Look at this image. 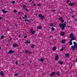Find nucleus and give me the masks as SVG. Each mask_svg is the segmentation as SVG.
Wrapping results in <instances>:
<instances>
[{
	"instance_id": "1a4fd4ad",
	"label": "nucleus",
	"mask_w": 77,
	"mask_h": 77,
	"mask_svg": "<svg viewBox=\"0 0 77 77\" xmlns=\"http://www.w3.org/2000/svg\"><path fill=\"white\" fill-rule=\"evenodd\" d=\"M31 42L30 40H28L27 41H26L25 42V44H30Z\"/></svg>"
},
{
	"instance_id": "8fccbe9b",
	"label": "nucleus",
	"mask_w": 77,
	"mask_h": 77,
	"mask_svg": "<svg viewBox=\"0 0 77 77\" xmlns=\"http://www.w3.org/2000/svg\"><path fill=\"white\" fill-rule=\"evenodd\" d=\"M2 20V17H0V20Z\"/></svg>"
},
{
	"instance_id": "2f4dec72",
	"label": "nucleus",
	"mask_w": 77,
	"mask_h": 77,
	"mask_svg": "<svg viewBox=\"0 0 77 77\" xmlns=\"http://www.w3.org/2000/svg\"><path fill=\"white\" fill-rule=\"evenodd\" d=\"M26 7H27V6L25 5H23V8H26Z\"/></svg>"
},
{
	"instance_id": "a211bd4d",
	"label": "nucleus",
	"mask_w": 77,
	"mask_h": 77,
	"mask_svg": "<svg viewBox=\"0 0 77 77\" xmlns=\"http://www.w3.org/2000/svg\"><path fill=\"white\" fill-rule=\"evenodd\" d=\"M59 62L60 63V65H62V64H63V62H61L60 61H58V63H59Z\"/></svg>"
},
{
	"instance_id": "4be33fe9",
	"label": "nucleus",
	"mask_w": 77,
	"mask_h": 77,
	"mask_svg": "<svg viewBox=\"0 0 77 77\" xmlns=\"http://www.w3.org/2000/svg\"><path fill=\"white\" fill-rule=\"evenodd\" d=\"M51 29L52 31H55V29L53 27L51 28Z\"/></svg>"
},
{
	"instance_id": "72a5a7b5",
	"label": "nucleus",
	"mask_w": 77,
	"mask_h": 77,
	"mask_svg": "<svg viewBox=\"0 0 77 77\" xmlns=\"http://www.w3.org/2000/svg\"><path fill=\"white\" fill-rule=\"evenodd\" d=\"M25 17L26 18H27V16L26 14H25Z\"/></svg>"
},
{
	"instance_id": "3c124183",
	"label": "nucleus",
	"mask_w": 77,
	"mask_h": 77,
	"mask_svg": "<svg viewBox=\"0 0 77 77\" xmlns=\"http://www.w3.org/2000/svg\"><path fill=\"white\" fill-rule=\"evenodd\" d=\"M33 6H36V5L34 4V5H33Z\"/></svg>"
},
{
	"instance_id": "f704fd0d",
	"label": "nucleus",
	"mask_w": 77,
	"mask_h": 77,
	"mask_svg": "<svg viewBox=\"0 0 77 77\" xmlns=\"http://www.w3.org/2000/svg\"><path fill=\"white\" fill-rule=\"evenodd\" d=\"M50 26H51V27H53V24L52 23H51Z\"/></svg>"
},
{
	"instance_id": "412c9836",
	"label": "nucleus",
	"mask_w": 77,
	"mask_h": 77,
	"mask_svg": "<svg viewBox=\"0 0 77 77\" xmlns=\"http://www.w3.org/2000/svg\"><path fill=\"white\" fill-rule=\"evenodd\" d=\"M53 50H54V51H55V50H56V47H54L53 48Z\"/></svg>"
},
{
	"instance_id": "58836bf2",
	"label": "nucleus",
	"mask_w": 77,
	"mask_h": 77,
	"mask_svg": "<svg viewBox=\"0 0 77 77\" xmlns=\"http://www.w3.org/2000/svg\"><path fill=\"white\" fill-rule=\"evenodd\" d=\"M18 75V74H14V75H15V76H17V75Z\"/></svg>"
},
{
	"instance_id": "c756f323",
	"label": "nucleus",
	"mask_w": 77,
	"mask_h": 77,
	"mask_svg": "<svg viewBox=\"0 0 77 77\" xmlns=\"http://www.w3.org/2000/svg\"><path fill=\"white\" fill-rule=\"evenodd\" d=\"M65 26H63L62 27V30H64V29H65Z\"/></svg>"
},
{
	"instance_id": "dca6fc26",
	"label": "nucleus",
	"mask_w": 77,
	"mask_h": 77,
	"mask_svg": "<svg viewBox=\"0 0 77 77\" xmlns=\"http://www.w3.org/2000/svg\"><path fill=\"white\" fill-rule=\"evenodd\" d=\"M65 41H65V40H63L61 41V43H65Z\"/></svg>"
},
{
	"instance_id": "052dcab7",
	"label": "nucleus",
	"mask_w": 77,
	"mask_h": 77,
	"mask_svg": "<svg viewBox=\"0 0 77 77\" xmlns=\"http://www.w3.org/2000/svg\"><path fill=\"white\" fill-rule=\"evenodd\" d=\"M76 62H77V59L76 60Z\"/></svg>"
},
{
	"instance_id": "6e6d98bb",
	"label": "nucleus",
	"mask_w": 77,
	"mask_h": 77,
	"mask_svg": "<svg viewBox=\"0 0 77 77\" xmlns=\"http://www.w3.org/2000/svg\"><path fill=\"white\" fill-rule=\"evenodd\" d=\"M25 18V17H23V19H24Z\"/></svg>"
},
{
	"instance_id": "9b49d317",
	"label": "nucleus",
	"mask_w": 77,
	"mask_h": 77,
	"mask_svg": "<svg viewBox=\"0 0 77 77\" xmlns=\"http://www.w3.org/2000/svg\"><path fill=\"white\" fill-rule=\"evenodd\" d=\"M39 60L40 62H43L44 61V59L42 58H40Z\"/></svg>"
},
{
	"instance_id": "603ef678",
	"label": "nucleus",
	"mask_w": 77,
	"mask_h": 77,
	"mask_svg": "<svg viewBox=\"0 0 77 77\" xmlns=\"http://www.w3.org/2000/svg\"><path fill=\"white\" fill-rule=\"evenodd\" d=\"M19 18H20V20L21 19V17H19Z\"/></svg>"
},
{
	"instance_id": "37998d69",
	"label": "nucleus",
	"mask_w": 77,
	"mask_h": 77,
	"mask_svg": "<svg viewBox=\"0 0 77 77\" xmlns=\"http://www.w3.org/2000/svg\"><path fill=\"white\" fill-rule=\"evenodd\" d=\"M16 65L18 64V62L17 61L16 62Z\"/></svg>"
},
{
	"instance_id": "0eeeda50",
	"label": "nucleus",
	"mask_w": 77,
	"mask_h": 77,
	"mask_svg": "<svg viewBox=\"0 0 77 77\" xmlns=\"http://www.w3.org/2000/svg\"><path fill=\"white\" fill-rule=\"evenodd\" d=\"M3 72L2 71L0 72V75H1L2 77H4V75H5V73H3Z\"/></svg>"
},
{
	"instance_id": "de8ad7c7",
	"label": "nucleus",
	"mask_w": 77,
	"mask_h": 77,
	"mask_svg": "<svg viewBox=\"0 0 77 77\" xmlns=\"http://www.w3.org/2000/svg\"><path fill=\"white\" fill-rule=\"evenodd\" d=\"M32 0H30V1H29V2H32Z\"/></svg>"
},
{
	"instance_id": "9d476101",
	"label": "nucleus",
	"mask_w": 77,
	"mask_h": 77,
	"mask_svg": "<svg viewBox=\"0 0 77 77\" xmlns=\"http://www.w3.org/2000/svg\"><path fill=\"white\" fill-rule=\"evenodd\" d=\"M2 11L3 13H4V14H6L7 12H8V11H5V10L4 9H2Z\"/></svg>"
},
{
	"instance_id": "a878e982",
	"label": "nucleus",
	"mask_w": 77,
	"mask_h": 77,
	"mask_svg": "<svg viewBox=\"0 0 77 77\" xmlns=\"http://www.w3.org/2000/svg\"><path fill=\"white\" fill-rule=\"evenodd\" d=\"M69 2H70V1L69 0H67L66 1V3H69Z\"/></svg>"
},
{
	"instance_id": "864d4df0",
	"label": "nucleus",
	"mask_w": 77,
	"mask_h": 77,
	"mask_svg": "<svg viewBox=\"0 0 77 77\" xmlns=\"http://www.w3.org/2000/svg\"><path fill=\"white\" fill-rule=\"evenodd\" d=\"M8 45H7L6 46H8Z\"/></svg>"
},
{
	"instance_id": "f8f14e48",
	"label": "nucleus",
	"mask_w": 77,
	"mask_h": 77,
	"mask_svg": "<svg viewBox=\"0 0 77 77\" xmlns=\"http://www.w3.org/2000/svg\"><path fill=\"white\" fill-rule=\"evenodd\" d=\"M65 33L64 32H61V36H64L65 35Z\"/></svg>"
},
{
	"instance_id": "393cba45",
	"label": "nucleus",
	"mask_w": 77,
	"mask_h": 77,
	"mask_svg": "<svg viewBox=\"0 0 77 77\" xmlns=\"http://www.w3.org/2000/svg\"><path fill=\"white\" fill-rule=\"evenodd\" d=\"M58 59H59V57H56L55 58V60H58Z\"/></svg>"
},
{
	"instance_id": "bf43d9fd",
	"label": "nucleus",
	"mask_w": 77,
	"mask_h": 77,
	"mask_svg": "<svg viewBox=\"0 0 77 77\" xmlns=\"http://www.w3.org/2000/svg\"><path fill=\"white\" fill-rule=\"evenodd\" d=\"M2 48H1V47H0V49H1Z\"/></svg>"
},
{
	"instance_id": "5701e85b",
	"label": "nucleus",
	"mask_w": 77,
	"mask_h": 77,
	"mask_svg": "<svg viewBox=\"0 0 77 77\" xmlns=\"http://www.w3.org/2000/svg\"><path fill=\"white\" fill-rule=\"evenodd\" d=\"M64 48H63V47H62V48L60 50V51H63V50H64Z\"/></svg>"
},
{
	"instance_id": "4468645a",
	"label": "nucleus",
	"mask_w": 77,
	"mask_h": 77,
	"mask_svg": "<svg viewBox=\"0 0 77 77\" xmlns=\"http://www.w3.org/2000/svg\"><path fill=\"white\" fill-rule=\"evenodd\" d=\"M69 5L70 6H73V3H70Z\"/></svg>"
},
{
	"instance_id": "13d9d810",
	"label": "nucleus",
	"mask_w": 77,
	"mask_h": 77,
	"mask_svg": "<svg viewBox=\"0 0 77 77\" xmlns=\"http://www.w3.org/2000/svg\"><path fill=\"white\" fill-rule=\"evenodd\" d=\"M66 23V21H65V22H64V23Z\"/></svg>"
},
{
	"instance_id": "20e7f679",
	"label": "nucleus",
	"mask_w": 77,
	"mask_h": 77,
	"mask_svg": "<svg viewBox=\"0 0 77 77\" xmlns=\"http://www.w3.org/2000/svg\"><path fill=\"white\" fill-rule=\"evenodd\" d=\"M38 17L39 18H41V20H42V19H43V18H44L45 17V16H43L42 15V14H40L38 16Z\"/></svg>"
},
{
	"instance_id": "7c9ffc66",
	"label": "nucleus",
	"mask_w": 77,
	"mask_h": 77,
	"mask_svg": "<svg viewBox=\"0 0 77 77\" xmlns=\"http://www.w3.org/2000/svg\"><path fill=\"white\" fill-rule=\"evenodd\" d=\"M13 4H14V3H15V1H13L11 2Z\"/></svg>"
},
{
	"instance_id": "f257e3e1",
	"label": "nucleus",
	"mask_w": 77,
	"mask_h": 77,
	"mask_svg": "<svg viewBox=\"0 0 77 77\" xmlns=\"http://www.w3.org/2000/svg\"><path fill=\"white\" fill-rule=\"evenodd\" d=\"M70 38H72L70 41V43H69V45H72V41H73V40H75V38H74V35L72 33H71L70 35Z\"/></svg>"
},
{
	"instance_id": "49530a36",
	"label": "nucleus",
	"mask_w": 77,
	"mask_h": 77,
	"mask_svg": "<svg viewBox=\"0 0 77 77\" xmlns=\"http://www.w3.org/2000/svg\"><path fill=\"white\" fill-rule=\"evenodd\" d=\"M72 18H74V16H72Z\"/></svg>"
},
{
	"instance_id": "f3484780",
	"label": "nucleus",
	"mask_w": 77,
	"mask_h": 77,
	"mask_svg": "<svg viewBox=\"0 0 77 77\" xmlns=\"http://www.w3.org/2000/svg\"><path fill=\"white\" fill-rule=\"evenodd\" d=\"M65 56L66 57H69V54H65Z\"/></svg>"
},
{
	"instance_id": "b1692460",
	"label": "nucleus",
	"mask_w": 77,
	"mask_h": 77,
	"mask_svg": "<svg viewBox=\"0 0 77 77\" xmlns=\"http://www.w3.org/2000/svg\"><path fill=\"white\" fill-rule=\"evenodd\" d=\"M24 21H25V22H29V21L28 20H27V19H26L25 20H24Z\"/></svg>"
},
{
	"instance_id": "473e14b6",
	"label": "nucleus",
	"mask_w": 77,
	"mask_h": 77,
	"mask_svg": "<svg viewBox=\"0 0 77 77\" xmlns=\"http://www.w3.org/2000/svg\"><path fill=\"white\" fill-rule=\"evenodd\" d=\"M62 17H61L59 18V20H62Z\"/></svg>"
},
{
	"instance_id": "aec40b11",
	"label": "nucleus",
	"mask_w": 77,
	"mask_h": 77,
	"mask_svg": "<svg viewBox=\"0 0 77 77\" xmlns=\"http://www.w3.org/2000/svg\"><path fill=\"white\" fill-rule=\"evenodd\" d=\"M13 46L14 47H17V44H14L13 45Z\"/></svg>"
},
{
	"instance_id": "5fc2aeb1",
	"label": "nucleus",
	"mask_w": 77,
	"mask_h": 77,
	"mask_svg": "<svg viewBox=\"0 0 77 77\" xmlns=\"http://www.w3.org/2000/svg\"><path fill=\"white\" fill-rule=\"evenodd\" d=\"M22 65H24V63H22Z\"/></svg>"
},
{
	"instance_id": "a18cd8bd",
	"label": "nucleus",
	"mask_w": 77,
	"mask_h": 77,
	"mask_svg": "<svg viewBox=\"0 0 77 77\" xmlns=\"http://www.w3.org/2000/svg\"><path fill=\"white\" fill-rule=\"evenodd\" d=\"M12 38H10V40H12Z\"/></svg>"
},
{
	"instance_id": "e433bc0d",
	"label": "nucleus",
	"mask_w": 77,
	"mask_h": 77,
	"mask_svg": "<svg viewBox=\"0 0 77 77\" xmlns=\"http://www.w3.org/2000/svg\"><path fill=\"white\" fill-rule=\"evenodd\" d=\"M65 21V20H61V22L62 23H63Z\"/></svg>"
},
{
	"instance_id": "a19ab883",
	"label": "nucleus",
	"mask_w": 77,
	"mask_h": 77,
	"mask_svg": "<svg viewBox=\"0 0 77 77\" xmlns=\"http://www.w3.org/2000/svg\"><path fill=\"white\" fill-rule=\"evenodd\" d=\"M17 12V11L16 10H14V12H15V13Z\"/></svg>"
},
{
	"instance_id": "ea45409f",
	"label": "nucleus",
	"mask_w": 77,
	"mask_h": 77,
	"mask_svg": "<svg viewBox=\"0 0 77 77\" xmlns=\"http://www.w3.org/2000/svg\"><path fill=\"white\" fill-rule=\"evenodd\" d=\"M38 6H41V4H38Z\"/></svg>"
},
{
	"instance_id": "4c0bfd02",
	"label": "nucleus",
	"mask_w": 77,
	"mask_h": 77,
	"mask_svg": "<svg viewBox=\"0 0 77 77\" xmlns=\"http://www.w3.org/2000/svg\"><path fill=\"white\" fill-rule=\"evenodd\" d=\"M27 37V36H24V38H26Z\"/></svg>"
},
{
	"instance_id": "cd10ccee",
	"label": "nucleus",
	"mask_w": 77,
	"mask_h": 77,
	"mask_svg": "<svg viewBox=\"0 0 77 77\" xmlns=\"http://www.w3.org/2000/svg\"><path fill=\"white\" fill-rule=\"evenodd\" d=\"M34 47V45H31V48H33Z\"/></svg>"
},
{
	"instance_id": "7ed1b4c3",
	"label": "nucleus",
	"mask_w": 77,
	"mask_h": 77,
	"mask_svg": "<svg viewBox=\"0 0 77 77\" xmlns=\"http://www.w3.org/2000/svg\"><path fill=\"white\" fill-rule=\"evenodd\" d=\"M60 27H66V24L63 23V24L62 23H61L60 25H59Z\"/></svg>"
},
{
	"instance_id": "2eb2a0df",
	"label": "nucleus",
	"mask_w": 77,
	"mask_h": 77,
	"mask_svg": "<svg viewBox=\"0 0 77 77\" xmlns=\"http://www.w3.org/2000/svg\"><path fill=\"white\" fill-rule=\"evenodd\" d=\"M37 28L38 29H42V26H37Z\"/></svg>"
},
{
	"instance_id": "09e8293b",
	"label": "nucleus",
	"mask_w": 77,
	"mask_h": 77,
	"mask_svg": "<svg viewBox=\"0 0 77 77\" xmlns=\"http://www.w3.org/2000/svg\"><path fill=\"white\" fill-rule=\"evenodd\" d=\"M38 15V14H37L36 13L35 14V16H37Z\"/></svg>"
},
{
	"instance_id": "39448f33",
	"label": "nucleus",
	"mask_w": 77,
	"mask_h": 77,
	"mask_svg": "<svg viewBox=\"0 0 77 77\" xmlns=\"http://www.w3.org/2000/svg\"><path fill=\"white\" fill-rule=\"evenodd\" d=\"M26 54H32V53L31 51H28L26 50L25 51Z\"/></svg>"
},
{
	"instance_id": "c03bdc74",
	"label": "nucleus",
	"mask_w": 77,
	"mask_h": 77,
	"mask_svg": "<svg viewBox=\"0 0 77 77\" xmlns=\"http://www.w3.org/2000/svg\"><path fill=\"white\" fill-rule=\"evenodd\" d=\"M20 36H20V35H18V37H19V38H20Z\"/></svg>"
},
{
	"instance_id": "bb28decb",
	"label": "nucleus",
	"mask_w": 77,
	"mask_h": 77,
	"mask_svg": "<svg viewBox=\"0 0 77 77\" xmlns=\"http://www.w3.org/2000/svg\"><path fill=\"white\" fill-rule=\"evenodd\" d=\"M4 37V36L2 35L1 37V39H3Z\"/></svg>"
},
{
	"instance_id": "c85d7f7f",
	"label": "nucleus",
	"mask_w": 77,
	"mask_h": 77,
	"mask_svg": "<svg viewBox=\"0 0 77 77\" xmlns=\"http://www.w3.org/2000/svg\"><path fill=\"white\" fill-rule=\"evenodd\" d=\"M25 10H26V12H28V11H29V10H28L27 8H25Z\"/></svg>"
},
{
	"instance_id": "4d7b16f0",
	"label": "nucleus",
	"mask_w": 77,
	"mask_h": 77,
	"mask_svg": "<svg viewBox=\"0 0 77 77\" xmlns=\"http://www.w3.org/2000/svg\"><path fill=\"white\" fill-rule=\"evenodd\" d=\"M68 27H70V26H68Z\"/></svg>"
},
{
	"instance_id": "423d86ee",
	"label": "nucleus",
	"mask_w": 77,
	"mask_h": 77,
	"mask_svg": "<svg viewBox=\"0 0 77 77\" xmlns=\"http://www.w3.org/2000/svg\"><path fill=\"white\" fill-rule=\"evenodd\" d=\"M31 32L32 33V34H35V30H33V29H31Z\"/></svg>"
},
{
	"instance_id": "6ab92c4d",
	"label": "nucleus",
	"mask_w": 77,
	"mask_h": 77,
	"mask_svg": "<svg viewBox=\"0 0 77 77\" xmlns=\"http://www.w3.org/2000/svg\"><path fill=\"white\" fill-rule=\"evenodd\" d=\"M56 72V74L59 76L60 75V74H59L60 72Z\"/></svg>"
},
{
	"instance_id": "6e6552de",
	"label": "nucleus",
	"mask_w": 77,
	"mask_h": 77,
	"mask_svg": "<svg viewBox=\"0 0 77 77\" xmlns=\"http://www.w3.org/2000/svg\"><path fill=\"white\" fill-rule=\"evenodd\" d=\"M14 51L10 50L9 51L8 53L9 54H12V53H14Z\"/></svg>"
},
{
	"instance_id": "f03ea898",
	"label": "nucleus",
	"mask_w": 77,
	"mask_h": 77,
	"mask_svg": "<svg viewBox=\"0 0 77 77\" xmlns=\"http://www.w3.org/2000/svg\"><path fill=\"white\" fill-rule=\"evenodd\" d=\"M73 44H74V45L72 46V50L74 51L75 49L77 50V43H75V42H73Z\"/></svg>"
},
{
	"instance_id": "79ce46f5",
	"label": "nucleus",
	"mask_w": 77,
	"mask_h": 77,
	"mask_svg": "<svg viewBox=\"0 0 77 77\" xmlns=\"http://www.w3.org/2000/svg\"><path fill=\"white\" fill-rule=\"evenodd\" d=\"M21 13L20 12H19L18 13V15H20V14Z\"/></svg>"
},
{
	"instance_id": "c9c22d12",
	"label": "nucleus",
	"mask_w": 77,
	"mask_h": 77,
	"mask_svg": "<svg viewBox=\"0 0 77 77\" xmlns=\"http://www.w3.org/2000/svg\"><path fill=\"white\" fill-rule=\"evenodd\" d=\"M55 56H56V57H58L59 56H58V55L56 54V55Z\"/></svg>"
},
{
	"instance_id": "ddd939ff",
	"label": "nucleus",
	"mask_w": 77,
	"mask_h": 77,
	"mask_svg": "<svg viewBox=\"0 0 77 77\" xmlns=\"http://www.w3.org/2000/svg\"><path fill=\"white\" fill-rule=\"evenodd\" d=\"M55 72H52L51 74L50 75V76H52V75H53L54 74H55Z\"/></svg>"
}]
</instances>
